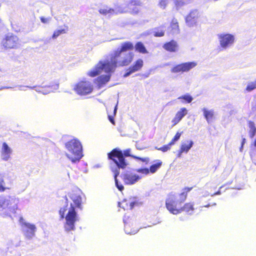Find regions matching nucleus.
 I'll return each mask as SVG.
<instances>
[{
  "instance_id": "f257e3e1",
  "label": "nucleus",
  "mask_w": 256,
  "mask_h": 256,
  "mask_svg": "<svg viewBox=\"0 0 256 256\" xmlns=\"http://www.w3.org/2000/svg\"><path fill=\"white\" fill-rule=\"evenodd\" d=\"M114 54H110L104 60H100L96 68L90 71L88 74L94 77L99 74L102 71L106 74H102L96 78L98 86L99 88L108 82L118 66H128L132 62L134 54L129 52L127 53H122L119 56L113 57Z\"/></svg>"
},
{
  "instance_id": "f03ea898",
  "label": "nucleus",
  "mask_w": 256,
  "mask_h": 256,
  "mask_svg": "<svg viewBox=\"0 0 256 256\" xmlns=\"http://www.w3.org/2000/svg\"><path fill=\"white\" fill-rule=\"evenodd\" d=\"M70 198L74 202V206L71 204L70 208L68 205L61 208L58 213L62 219L66 218L64 224L65 230L69 232L75 229V223L78 220V215L76 211V208L82 209V198L79 194L75 193L70 194Z\"/></svg>"
},
{
  "instance_id": "7ed1b4c3",
  "label": "nucleus",
  "mask_w": 256,
  "mask_h": 256,
  "mask_svg": "<svg viewBox=\"0 0 256 256\" xmlns=\"http://www.w3.org/2000/svg\"><path fill=\"white\" fill-rule=\"evenodd\" d=\"M65 146L72 154V156L66 154L70 160H80L82 158V146L78 140H72L66 143Z\"/></svg>"
},
{
  "instance_id": "20e7f679",
  "label": "nucleus",
  "mask_w": 256,
  "mask_h": 256,
  "mask_svg": "<svg viewBox=\"0 0 256 256\" xmlns=\"http://www.w3.org/2000/svg\"><path fill=\"white\" fill-rule=\"evenodd\" d=\"M184 201L180 197L176 200L175 194H170L166 200V207L170 214L176 215L180 214V208Z\"/></svg>"
},
{
  "instance_id": "39448f33",
  "label": "nucleus",
  "mask_w": 256,
  "mask_h": 256,
  "mask_svg": "<svg viewBox=\"0 0 256 256\" xmlns=\"http://www.w3.org/2000/svg\"><path fill=\"white\" fill-rule=\"evenodd\" d=\"M128 156L138 160H148L146 158H140L131 154L130 149H127L122 152L118 148H115L108 154V158L109 160H116V158H118V160H125V158Z\"/></svg>"
},
{
  "instance_id": "423d86ee",
  "label": "nucleus",
  "mask_w": 256,
  "mask_h": 256,
  "mask_svg": "<svg viewBox=\"0 0 256 256\" xmlns=\"http://www.w3.org/2000/svg\"><path fill=\"white\" fill-rule=\"evenodd\" d=\"M141 2L140 0H122L114 4V8L116 15L119 14L127 13L129 12L130 6H140Z\"/></svg>"
},
{
  "instance_id": "0eeeda50",
  "label": "nucleus",
  "mask_w": 256,
  "mask_h": 256,
  "mask_svg": "<svg viewBox=\"0 0 256 256\" xmlns=\"http://www.w3.org/2000/svg\"><path fill=\"white\" fill-rule=\"evenodd\" d=\"M220 50H226L233 46L235 37L230 34H220L218 35Z\"/></svg>"
},
{
  "instance_id": "6e6552de",
  "label": "nucleus",
  "mask_w": 256,
  "mask_h": 256,
  "mask_svg": "<svg viewBox=\"0 0 256 256\" xmlns=\"http://www.w3.org/2000/svg\"><path fill=\"white\" fill-rule=\"evenodd\" d=\"M76 92L80 96H85L90 94L93 90L92 84L88 81L80 82L74 87Z\"/></svg>"
},
{
  "instance_id": "1a4fd4ad",
  "label": "nucleus",
  "mask_w": 256,
  "mask_h": 256,
  "mask_svg": "<svg viewBox=\"0 0 256 256\" xmlns=\"http://www.w3.org/2000/svg\"><path fill=\"white\" fill-rule=\"evenodd\" d=\"M19 222L22 230L26 237L30 238L34 236L36 230L34 224L26 222L22 218H20Z\"/></svg>"
},
{
  "instance_id": "9d476101",
  "label": "nucleus",
  "mask_w": 256,
  "mask_h": 256,
  "mask_svg": "<svg viewBox=\"0 0 256 256\" xmlns=\"http://www.w3.org/2000/svg\"><path fill=\"white\" fill-rule=\"evenodd\" d=\"M197 65L195 62H189L177 64L171 69L172 73L188 72Z\"/></svg>"
},
{
  "instance_id": "9b49d317",
  "label": "nucleus",
  "mask_w": 256,
  "mask_h": 256,
  "mask_svg": "<svg viewBox=\"0 0 256 256\" xmlns=\"http://www.w3.org/2000/svg\"><path fill=\"white\" fill-rule=\"evenodd\" d=\"M140 180H141V176H138V174H136L134 170V172L126 173L123 176V180L126 184H134Z\"/></svg>"
},
{
  "instance_id": "f8f14e48",
  "label": "nucleus",
  "mask_w": 256,
  "mask_h": 256,
  "mask_svg": "<svg viewBox=\"0 0 256 256\" xmlns=\"http://www.w3.org/2000/svg\"><path fill=\"white\" fill-rule=\"evenodd\" d=\"M134 48V46L130 42H126L121 44L120 47L118 48L116 50L113 51L110 54H114L113 57H116L119 56L122 53H127L128 50H132Z\"/></svg>"
},
{
  "instance_id": "ddd939ff",
  "label": "nucleus",
  "mask_w": 256,
  "mask_h": 256,
  "mask_svg": "<svg viewBox=\"0 0 256 256\" xmlns=\"http://www.w3.org/2000/svg\"><path fill=\"white\" fill-rule=\"evenodd\" d=\"M2 44L6 48H14L16 46V36L12 34L8 33L2 40Z\"/></svg>"
},
{
  "instance_id": "4468645a",
  "label": "nucleus",
  "mask_w": 256,
  "mask_h": 256,
  "mask_svg": "<svg viewBox=\"0 0 256 256\" xmlns=\"http://www.w3.org/2000/svg\"><path fill=\"white\" fill-rule=\"evenodd\" d=\"M198 17V11L196 10H192L188 15L186 17L185 20L186 25L189 27L194 26L196 25Z\"/></svg>"
},
{
  "instance_id": "2eb2a0df",
  "label": "nucleus",
  "mask_w": 256,
  "mask_h": 256,
  "mask_svg": "<svg viewBox=\"0 0 256 256\" xmlns=\"http://www.w3.org/2000/svg\"><path fill=\"white\" fill-rule=\"evenodd\" d=\"M165 28L163 26L156 27L144 32V36H148L153 34L155 37H162L164 35Z\"/></svg>"
},
{
  "instance_id": "dca6fc26",
  "label": "nucleus",
  "mask_w": 256,
  "mask_h": 256,
  "mask_svg": "<svg viewBox=\"0 0 256 256\" xmlns=\"http://www.w3.org/2000/svg\"><path fill=\"white\" fill-rule=\"evenodd\" d=\"M136 204V202L132 200L130 198H125L122 201L118 202V206L124 210H132L134 206Z\"/></svg>"
},
{
  "instance_id": "f3484780",
  "label": "nucleus",
  "mask_w": 256,
  "mask_h": 256,
  "mask_svg": "<svg viewBox=\"0 0 256 256\" xmlns=\"http://www.w3.org/2000/svg\"><path fill=\"white\" fill-rule=\"evenodd\" d=\"M98 12L102 15L110 18L113 15H116V12L114 8L108 7V6L104 5L100 8Z\"/></svg>"
},
{
  "instance_id": "a211bd4d",
  "label": "nucleus",
  "mask_w": 256,
  "mask_h": 256,
  "mask_svg": "<svg viewBox=\"0 0 256 256\" xmlns=\"http://www.w3.org/2000/svg\"><path fill=\"white\" fill-rule=\"evenodd\" d=\"M194 210V203L188 202L185 203L182 206H180V214L185 212L186 214L191 215Z\"/></svg>"
},
{
  "instance_id": "6ab92c4d",
  "label": "nucleus",
  "mask_w": 256,
  "mask_h": 256,
  "mask_svg": "<svg viewBox=\"0 0 256 256\" xmlns=\"http://www.w3.org/2000/svg\"><path fill=\"white\" fill-rule=\"evenodd\" d=\"M187 114L188 110L186 108H181L180 110L176 112L174 118L172 120V122L174 123L173 126L178 124Z\"/></svg>"
},
{
  "instance_id": "aec40b11",
  "label": "nucleus",
  "mask_w": 256,
  "mask_h": 256,
  "mask_svg": "<svg viewBox=\"0 0 256 256\" xmlns=\"http://www.w3.org/2000/svg\"><path fill=\"white\" fill-rule=\"evenodd\" d=\"M29 88L31 89H34L36 92H38L42 93L44 94H46L50 93V92H53L52 86H48V90H41L39 86H34L32 87L28 86H18V89L20 90H26L25 88Z\"/></svg>"
},
{
  "instance_id": "412c9836",
  "label": "nucleus",
  "mask_w": 256,
  "mask_h": 256,
  "mask_svg": "<svg viewBox=\"0 0 256 256\" xmlns=\"http://www.w3.org/2000/svg\"><path fill=\"white\" fill-rule=\"evenodd\" d=\"M163 48L167 51L170 52H176L178 48V45L176 41L172 40L165 43L163 45Z\"/></svg>"
},
{
  "instance_id": "4be33fe9",
  "label": "nucleus",
  "mask_w": 256,
  "mask_h": 256,
  "mask_svg": "<svg viewBox=\"0 0 256 256\" xmlns=\"http://www.w3.org/2000/svg\"><path fill=\"white\" fill-rule=\"evenodd\" d=\"M12 153V150L6 142L2 144V154L3 157V160H8Z\"/></svg>"
},
{
  "instance_id": "5701e85b",
  "label": "nucleus",
  "mask_w": 256,
  "mask_h": 256,
  "mask_svg": "<svg viewBox=\"0 0 256 256\" xmlns=\"http://www.w3.org/2000/svg\"><path fill=\"white\" fill-rule=\"evenodd\" d=\"M194 145L192 140H186L182 144L180 153H187Z\"/></svg>"
},
{
  "instance_id": "b1692460",
  "label": "nucleus",
  "mask_w": 256,
  "mask_h": 256,
  "mask_svg": "<svg viewBox=\"0 0 256 256\" xmlns=\"http://www.w3.org/2000/svg\"><path fill=\"white\" fill-rule=\"evenodd\" d=\"M204 113V116L208 123H210L211 120L212 118L214 115V112L213 110H208L206 108L202 109Z\"/></svg>"
},
{
  "instance_id": "393cba45",
  "label": "nucleus",
  "mask_w": 256,
  "mask_h": 256,
  "mask_svg": "<svg viewBox=\"0 0 256 256\" xmlns=\"http://www.w3.org/2000/svg\"><path fill=\"white\" fill-rule=\"evenodd\" d=\"M171 33L174 35L179 33L180 30L178 21L176 19L173 18L170 24Z\"/></svg>"
},
{
  "instance_id": "a878e982",
  "label": "nucleus",
  "mask_w": 256,
  "mask_h": 256,
  "mask_svg": "<svg viewBox=\"0 0 256 256\" xmlns=\"http://www.w3.org/2000/svg\"><path fill=\"white\" fill-rule=\"evenodd\" d=\"M134 48H135V50L136 51H137L140 53H142L143 54L148 53V52L147 50L146 49L144 45L141 42H136V44H135Z\"/></svg>"
},
{
  "instance_id": "bb28decb",
  "label": "nucleus",
  "mask_w": 256,
  "mask_h": 256,
  "mask_svg": "<svg viewBox=\"0 0 256 256\" xmlns=\"http://www.w3.org/2000/svg\"><path fill=\"white\" fill-rule=\"evenodd\" d=\"M143 64L144 62L142 60L139 58L135 62L134 64L130 66V68L132 69L133 72H136L140 70L142 67Z\"/></svg>"
},
{
  "instance_id": "cd10ccee",
  "label": "nucleus",
  "mask_w": 256,
  "mask_h": 256,
  "mask_svg": "<svg viewBox=\"0 0 256 256\" xmlns=\"http://www.w3.org/2000/svg\"><path fill=\"white\" fill-rule=\"evenodd\" d=\"M249 135L250 138H253L256 133V127L254 122L248 121Z\"/></svg>"
},
{
  "instance_id": "c85d7f7f",
  "label": "nucleus",
  "mask_w": 256,
  "mask_h": 256,
  "mask_svg": "<svg viewBox=\"0 0 256 256\" xmlns=\"http://www.w3.org/2000/svg\"><path fill=\"white\" fill-rule=\"evenodd\" d=\"M178 100H182V103H190L193 100V98L189 94L187 93L184 95L180 96L178 98Z\"/></svg>"
},
{
  "instance_id": "c756f323",
  "label": "nucleus",
  "mask_w": 256,
  "mask_h": 256,
  "mask_svg": "<svg viewBox=\"0 0 256 256\" xmlns=\"http://www.w3.org/2000/svg\"><path fill=\"white\" fill-rule=\"evenodd\" d=\"M162 162H159L156 164H152L150 166V168H148L149 174L150 173L154 174V173L156 172L160 168V167L162 166Z\"/></svg>"
},
{
  "instance_id": "7c9ffc66",
  "label": "nucleus",
  "mask_w": 256,
  "mask_h": 256,
  "mask_svg": "<svg viewBox=\"0 0 256 256\" xmlns=\"http://www.w3.org/2000/svg\"><path fill=\"white\" fill-rule=\"evenodd\" d=\"M134 172L138 174V176H141V179L144 176L149 174L148 168H136L134 170Z\"/></svg>"
},
{
  "instance_id": "2f4dec72",
  "label": "nucleus",
  "mask_w": 256,
  "mask_h": 256,
  "mask_svg": "<svg viewBox=\"0 0 256 256\" xmlns=\"http://www.w3.org/2000/svg\"><path fill=\"white\" fill-rule=\"evenodd\" d=\"M192 0H176L175 5L176 10H178L179 8L183 6L189 4Z\"/></svg>"
},
{
  "instance_id": "473e14b6",
  "label": "nucleus",
  "mask_w": 256,
  "mask_h": 256,
  "mask_svg": "<svg viewBox=\"0 0 256 256\" xmlns=\"http://www.w3.org/2000/svg\"><path fill=\"white\" fill-rule=\"evenodd\" d=\"M193 187H186L183 189V192L180 194V197L182 198V200H186L188 193L190 192Z\"/></svg>"
},
{
  "instance_id": "72a5a7b5",
  "label": "nucleus",
  "mask_w": 256,
  "mask_h": 256,
  "mask_svg": "<svg viewBox=\"0 0 256 256\" xmlns=\"http://www.w3.org/2000/svg\"><path fill=\"white\" fill-rule=\"evenodd\" d=\"M255 89H256V80L248 82L246 88V91L250 92Z\"/></svg>"
},
{
  "instance_id": "f704fd0d",
  "label": "nucleus",
  "mask_w": 256,
  "mask_h": 256,
  "mask_svg": "<svg viewBox=\"0 0 256 256\" xmlns=\"http://www.w3.org/2000/svg\"><path fill=\"white\" fill-rule=\"evenodd\" d=\"M67 30H68V28H66V30L63 28V29L58 30L54 31L52 36V38L53 39H55L58 36H59L60 34H62L66 33Z\"/></svg>"
},
{
  "instance_id": "c9c22d12",
  "label": "nucleus",
  "mask_w": 256,
  "mask_h": 256,
  "mask_svg": "<svg viewBox=\"0 0 256 256\" xmlns=\"http://www.w3.org/2000/svg\"><path fill=\"white\" fill-rule=\"evenodd\" d=\"M182 132H177L176 134L174 136V138L170 142V145H173L174 144V143L177 142L180 138L182 134Z\"/></svg>"
},
{
  "instance_id": "e433bc0d",
  "label": "nucleus",
  "mask_w": 256,
  "mask_h": 256,
  "mask_svg": "<svg viewBox=\"0 0 256 256\" xmlns=\"http://www.w3.org/2000/svg\"><path fill=\"white\" fill-rule=\"evenodd\" d=\"M114 163L120 168H124L128 165V164L126 162V161H114Z\"/></svg>"
},
{
  "instance_id": "4c0bfd02",
  "label": "nucleus",
  "mask_w": 256,
  "mask_h": 256,
  "mask_svg": "<svg viewBox=\"0 0 256 256\" xmlns=\"http://www.w3.org/2000/svg\"><path fill=\"white\" fill-rule=\"evenodd\" d=\"M118 174H114V180H115L116 186V188L118 189V190H120V191L122 192V190H124V187L122 186V184H118V179L116 178Z\"/></svg>"
},
{
  "instance_id": "58836bf2",
  "label": "nucleus",
  "mask_w": 256,
  "mask_h": 256,
  "mask_svg": "<svg viewBox=\"0 0 256 256\" xmlns=\"http://www.w3.org/2000/svg\"><path fill=\"white\" fill-rule=\"evenodd\" d=\"M170 0H160L158 6L162 9H164L167 4L169 3Z\"/></svg>"
},
{
  "instance_id": "ea45409f",
  "label": "nucleus",
  "mask_w": 256,
  "mask_h": 256,
  "mask_svg": "<svg viewBox=\"0 0 256 256\" xmlns=\"http://www.w3.org/2000/svg\"><path fill=\"white\" fill-rule=\"evenodd\" d=\"M0 192H2L6 190V188H5L3 184L4 183L3 176H2L0 174Z\"/></svg>"
},
{
  "instance_id": "a19ab883",
  "label": "nucleus",
  "mask_w": 256,
  "mask_h": 256,
  "mask_svg": "<svg viewBox=\"0 0 256 256\" xmlns=\"http://www.w3.org/2000/svg\"><path fill=\"white\" fill-rule=\"evenodd\" d=\"M129 227H130V226L128 225V224H126L125 226V230L126 232H127L128 234H134L136 232H137V230H129Z\"/></svg>"
},
{
  "instance_id": "79ce46f5",
  "label": "nucleus",
  "mask_w": 256,
  "mask_h": 256,
  "mask_svg": "<svg viewBox=\"0 0 256 256\" xmlns=\"http://www.w3.org/2000/svg\"><path fill=\"white\" fill-rule=\"evenodd\" d=\"M139 11V9L136 7H135L132 9H131L130 8L129 12H130L132 14H137L138 13Z\"/></svg>"
},
{
  "instance_id": "37998d69",
  "label": "nucleus",
  "mask_w": 256,
  "mask_h": 256,
  "mask_svg": "<svg viewBox=\"0 0 256 256\" xmlns=\"http://www.w3.org/2000/svg\"><path fill=\"white\" fill-rule=\"evenodd\" d=\"M172 146V145H170V142L168 144L162 147L158 148V150H161L162 151L164 152H165L168 151V150H170V148Z\"/></svg>"
},
{
  "instance_id": "c03bdc74",
  "label": "nucleus",
  "mask_w": 256,
  "mask_h": 256,
  "mask_svg": "<svg viewBox=\"0 0 256 256\" xmlns=\"http://www.w3.org/2000/svg\"><path fill=\"white\" fill-rule=\"evenodd\" d=\"M40 19L42 22L44 24H48L52 18L50 17L46 18L44 16H41L40 18Z\"/></svg>"
},
{
  "instance_id": "a18cd8bd",
  "label": "nucleus",
  "mask_w": 256,
  "mask_h": 256,
  "mask_svg": "<svg viewBox=\"0 0 256 256\" xmlns=\"http://www.w3.org/2000/svg\"><path fill=\"white\" fill-rule=\"evenodd\" d=\"M134 72L132 71V69L130 67L127 70L126 72L124 75V78H126L130 76Z\"/></svg>"
},
{
  "instance_id": "49530a36",
  "label": "nucleus",
  "mask_w": 256,
  "mask_h": 256,
  "mask_svg": "<svg viewBox=\"0 0 256 256\" xmlns=\"http://www.w3.org/2000/svg\"><path fill=\"white\" fill-rule=\"evenodd\" d=\"M108 120H110V122L112 124H114V116H110V115H108Z\"/></svg>"
},
{
  "instance_id": "de8ad7c7",
  "label": "nucleus",
  "mask_w": 256,
  "mask_h": 256,
  "mask_svg": "<svg viewBox=\"0 0 256 256\" xmlns=\"http://www.w3.org/2000/svg\"><path fill=\"white\" fill-rule=\"evenodd\" d=\"M246 138H242V144H241V147L240 148V152H242V150L243 148V146L244 145V144L245 142H246Z\"/></svg>"
},
{
  "instance_id": "09e8293b",
  "label": "nucleus",
  "mask_w": 256,
  "mask_h": 256,
  "mask_svg": "<svg viewBox=\"0 0 256 256\" xmlns=\"http://www.w3.org/2000/svg\"><path fill=\"white\" fill-rule=\"evenodd\" d=\"M118 102H117L116 104L114 106V114L115 116L116 114L117 110H118Z\"/></svg>"
},
{
  "instance_id": "8fccbe9b",
  "label": "nucleus",
  "mask_w": 256,
  "mask_h": 256,
  "mask_svg": "<svg viewBox=\"0 0 256 256\" xmlns=\"http://www.w3.org/2000/svg\"><path fill=\"white\" fill-rule=\"evenodd\" d=\"M12 88V86H3V87L0 86V90H2L4 88Z\"/></svg>"
},
{
  "instance_id": "3c124183",
  "label": "nucleus",
  "mask_w": 256,
  "mask_h": 256,
  "mask_svg": "<svg viewBox=\"0 0 256 256\" xmlns=\"http://www.w3.org/2000/svg\"><path fill=\"white\" fill-rule=\"evenodd\" d=\"M58 88V84H56V86H54V90H56Z\"/></svg>"
},
{
  "instance_id": "603ef678",
  "label": "nucleus",
  "mask_w": 256,
  "mask_h": 256,
  "mask_svg": "<svg viewBox=\"0 0 256 256\" xmlns=\"http://www.w3.org/2000/svg\"><path fill=\"white\" fill-rule=\"evenodd\" d=\"M124 222L125 223H126V216H124Z\"/></svg>"
},
{
  "instance_id": "864d4df0",
  "label": "nucleus",
  "mask_w": 256,
  "mask_h": 256,
  "mask_svg": "<svg viewBox=\"0 0 256 256\" xmlns=\"http://www.w3.org/2000/svg\"><path fill=\"white\" fill-rule=\"evenodd\" d=\"M254 146L256 147V140L254 142Z\"/></svg>"
},
{
  "instance_id": "5fc2aeb1",
  "label": "nucleus",
  "mask_w": 256,
  "mask_h": 256,
  "mask_svg": "<svg viewBox=\"0 0 256 256\" xmlns=\"http://www.w3.org/2000/svg\"><path fill=\"white\" fill-rule=\"evenodd\" d=\"M22 134V132H20V133H18L17 132V135L18 134V135H20V134Z\"/></svg>"
},
{
  "instance_id": "6e6d98bb",
  "label": "nucleus",
  "mask_w": 256,
  "mask_h": 256,
  "mask_svg": "<svg viewBox=\"0 0 256 256\" xmlns=\"http://www.w3.org/2000/svg\"><path fill=\"white\" fill-rule=\"evenodd\" d=\"M205 206V207H208V205L205 206Z\"/></svg>"
}]
</instances>
